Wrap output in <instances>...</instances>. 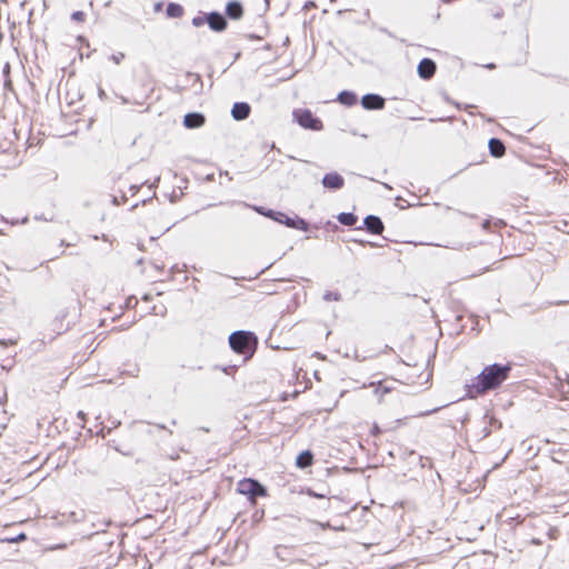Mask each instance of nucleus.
I'll return each instance as SVG.
<instances>
[{
	"instance_id": "f257e3e1",
	"label": "nucleus",
	"mask_w": 569,
	"mask_h": 569,
	"mask_svg": "<svg viewBox=\"0 0 569 569\" xmlns=\"http://www.w3.org/2000/svg\"><path fill=\"white\" fill-rule=\"evenodd\" d=\"M509 366L491 365L476 377L471 385H468V395L476 398L478 395L499 387L508 377Z\"/></svg>"
},
{
	"instance_id": "f03ea898",
	"label": "nucleus",
	"mask_w": 569,
	"mask_h": 569,
	"mask_svg": "<svg viewBox=\"0 0 569 569\" xmlns=\"http://www.w3.org/2000/svg\"><path fill=\"white\" fill-rule=\"evenodd\" d=\"M295 119L298 121V123L306 128V129H312V130H321L322 129V122L312 116V113L307 109H298L293 112Z\"/></svg>"
},
{
	"instance_id": "7ed1b4c3",
	"label": "nucleus",
	"mask_w": 569,
	"mask_h": 569,
	"mask_svg": "<svg viewBox=\"0 0 569 569\" xmlns=\"http://www.w3.org/2000/svg\"><path fill=\"white\" fill-rule=\"evenodd\" d=\"M239 493L254 498L257 496H264L266 489L256 480L242 479L237 483Z\"/></svg>"
},
{
	"instance_id": "20e7f679",
	"label": "nucleus",
	"mask_w": 569,
	"mask_h": 569,
	"mask_svg": "<svg viewBox=\"0 0 569 569\" xmlns=\"http://www.w3.org/2000/svg\"><path fill=\"white\" fill-rule=\"evenodd\" d=\"M250 338L251 335L249 332L237 331L229 337V342L234 351L242 353L248 347Z\"/></svg>"
},
{
	"instance_id": "39448f33",
	"label": "nucleus",
	"mask_w": 569,
	"mask_h": 569,
	"mask_svg": "<svg viewBox=\"0 0 569 569\" xmlns=\"http://www.w3.org/2000/svg\"><path fill=\"white\" fill-rule=\"evenodd\" d=\"M361 104L365 109H382L385 100L378 94H366L361 100Z\"/></svg>"
},
{
	"instance_id": "423d86ee",
	"label": "nucleus",
	"mask_w": 569,
	"mask_h": 569,
	"mask_svg": "<svg viewBox=\"0 0 569 569\" xmlns=\"http://www.w3.org/2000/svg\"><path fill=\"white\" fill-rule=\"evenodd\" d=\"M343 178L336 172L327 173L322 179L323 187L328 189H340L343 187Z\"/></svg>"
},
{
	"instance_id": "0eeeda50",
	"label": "nucleus",
	"mask_w": 569,
	"mask_h": 569,
	"mask_svg": "<svg viewBox=\"0 0 569 569\" xmlns=\"http://www.w3.org/2000/svg\"><path fill=\"white\" fill-rule=\"evenodd\" d=\"M436 63L430 59H422L418 64V74L423 79H429L435 74Z\"/></svg>"
},
{
	"instance_id": "6e6552de",
	"label": "nucleus",
	"mask_w": 569,
	"mask_h": 569,
	"mask_svg": "<svg viewBox=\"0 0 569 569\" xmlns=\"http://www.w3.org/2000/svg\"><path fill=\"white\" fill-rule=\"evenodd\" d=\"M207 22L209 23L210 28L214 31H222L227 26L224 18L217 12L210 13L207 17Z\"/></svg>"
},
{
	"instance_id": "1a4fd4ad",
	"label": "nucleus",
	"mask_w": 569,
	"mask_h": 569,
	"mask_svg": "<svg viewBox=\"0 0 569 569\" xmlns=\"http://www.w3.org/2000/svg\"><path fill=\"white\" fill-rule=\"evenodd\" d=\"M250 113L249 104L244 102L234 103L231 110V114L236 120H243Z\"/></svg>"
},
{
	"instance_id": "9d476101",
	"label": "nucleus",
	"mask_w": 569,
	"mask_h": 569,
	"mask_svg": "<svg viewBox=\"0 0 569 569\" xmlns=\"http://www.w3.org/2000/svg\"><path fill=\"white\" fill-rule=\"evenodd\" d=\"M183 123L187 128H199L204 123V117L201 113H188L184 116Z\"/></svg>"
},
{
	"instance_id": "9b49d317",
	"label": "nucleus",
	"mask_w": 569,
	"mask_h": 569,
	"mask_svg": "<svg viewBox=\"0 0 569 569\" xmlns=\"http://www.w3.org/2000/svg\"><path fill=\"white\" fill-rule=\"evenodd\" d=\"M365 224L369 231L376 234L381 233L383 230V224L381 220L376 216H368L365 220Z\"/></svg>"
},
{
	"instance_id": "f8f14e48",
	"label": "nucleus",
	"mask_w": 569,
	"mask_h": 569,
	"mask_svg": "<svg viewBox=\"0 0 569 569\" xmlns=\"http://www.w3.org/2000/svg\"><path fill=\"white\" fill-rule=\"evenodd\" d=\"M227 14L232 19H239L242 16V7L239 2L232 1L227 4Z\"/></svg>"
},
{
	"instance_id": "ddd939ff",
	"label": "nucleus",
	"mask_w": 569,
	"mask_h": 569,
	"mask_svg": "<svg viewBox=\"0 0 569 569\" xmlns=\"http://www.w3.org/2000/svg\"><path fill=\"white\" fill-rule=\"evenodd\" d=\"M489 149L493 157H501L505 153V146L498 139H491L489 141Z\"/></svg>"
},
{
	"instance_id": "4468645a",
	"label": "nucleus",
	"mask_w": 569,
	"mask_h": 569,
	"mask_svg": "<svg viewBox=\"0 0 569 569\" xmlns=\"http://www.w3.org/2000/svg\"><path fill=\"white\" fill-rule=\"evenodd\" d=\"M338 100L346 106H352L357 102V96L350 91H343L338 96Z\"/></svg>"
},
{
	"instance_id": "2eb2a0df",
	"label": "nucleus",
	"mask_w": 569,
	"mask_h": 569,
	"mask_svg": "<svg viewBox=\"0 0 569 569\" xmlns=\"http://www.w3.org/2000/svg\"><path fill=\"white\" fill-rule=\"evenodd\" d=\"M284 224L290 228L299 229L306 231L308 229V223L303 219H291L286 218Z\"/></svg>"
},
{
	"instance_id": "dca6fc26",
	"label": "nucleus",
	"mask_w": 569,
	"mask_h": 569,
	"mask_svg": "<svg viewBox=\"0 0 569 569\" xmlns=\"http://www.w3.org/2000/svg\"><path fill=\"white\" fill-rule=\"evenodd\" d=\"M312 463V455L309 451L301 452L297 458V466L299 468L309 467Z\"/></svg>"
},
{
	"instance_id": "f3484780",
	"label": "nucleus",
	"mask_w": 569,
	"mask_h": 569,
	"mask_svg": "<svg viewBox=\"0 0 569 569\" xmlns=\"http://www.w3.org/2000/svg\"><path fill=\"white\" fill-rule=\"evenodd\" d=\"M183 9L180 4L169 3L167 7V16L170 18H178L182 16Z\"/></svg>"
},
{
	"instance_id": "a211bd4d",
	"label": "nucleus",
	"mask_w": 569,
	"mask_h": 569,
	"mask_svg": "<svg viewBox=\"0 0 569 569\" xmlns=\"http://www.w3.org/2000/svg\"><path fill=\"white\" fill-rule=\"evenodd\" d=\"M253 209L259 212L260 214H263L266 217H269L273 220H280V217H284V213L282 212H274L272 210H264L261 207H253Z\"/></svg>"
},
{
	"instance_id": "6ab92c4d",
	"label": "nucleus",
	"mask_w": 569,
	"mask_h": 569,
	"mask_svg": "<svg viewBox=\"0 0 569 569\" xmlns=\"http://www.w3.org/2000/svg\"><path fill=\"white\" fill-rule=\"evenodd\" d=\"M253 209L259 212L260 214H263L266 217H269L273 220H280V217H284V213L282 212H274L272 210H264L261 207H253Z\"/></svg>"
},
{
	"instance_id": "aec40b11",
	"label": "nucleus",
	"mask_w": 569,
	"mask_h": 569,
	"mask_svg": "<svg viewBox=\"0 0 569 569\" xmlns=\"http://www.w3.org/2000/svg\"><path fill=\"white\" fill-rule=\"evenodd\" d=\"M253 209L259 212L260 214H263L266 217H269L273 220H280V217H284V213L282 212H274L272 210H264L261 207H253Z\"/></svg>"
},
{
	"instance_id": "412c9836",
	"label": "nucleus",
	"mask_w": 569,
	"mask_h": 569,
	"mask_svg": "<svg viewBox=\"0 0 569 569\" xmlns=\"http://www.w3.org/2000/svg\"><path fill=\"white\" fill-rule=\"evenodd\" d=\"M338 220L345 226H353L357 221V218L352 213H340L338 216Z\"/></svg>"
},
{
	"instance_id": "4be33fe9",
	"label": "nucleus",
	"mask_w": 569,
	"mask_h": 569,
	"mask_svg": "<svg viewBox=\"0 0 569 569\" xmlns=\"http://www.w3.org/2000/svg\"><path fill=\"white\" fill-rule=\"evenodd\" d=\"M206 21H207V18H204V17H194V18L192 19V24H193L194 27H201V26H203V23H204Z\"/></svg>"
},
{
	"instance_id": "5701e85b",
	"label": "nucleus",
	"mask_w": 569,
	"mask_h": 569,
	"mask_svg": "<svg viewBox=\"0 0 569 569\" xmlns=\"http://www.w3.org/2000/svg\"><path fill=\"white\" fill-rule=\"evenodd\" d=\"M72 19L76 21H82L84 19V13L82 11H76L72 13Z\"/></svg>"
},
{
	"instance_id": "b1692460",
	"label": "nucleus",
	"mask_w": 569,
	"mask_h": 569,
	"mask_svg": "<svg viewBox=\"0 0 569 569\" xmlns=\"http://www.w3.org/2000/svg\"><path fill=\"white\" fill-rule=\"evenodd\" d=\"M123 58V54L122 53H119V54H113L111 57V60L114 62V63H120L121 59Z\"/></svg>"
},
{
	"instance_id": "393cba45",
	"label": "nucleus",
	"mask_w": 569,
	"mask_h": 569,
	"mask_svg": "<svg viewBox=\"0 0 569 569\" xmlns=\"http://www.w3.org/2000/svg\"><path fill=\"white\" fill-rule=\"evenodd\" d=\"M325 299L330 301V300H338V296L336 293H327L325 296Z\"/></svg>"
},
{
	"instance_id": "a878e982",
	"label": "nucleus",
	"mask_w": 569,
	"mask_h": 569,
	"mask_svg": "<svg viewBox=\"0 0 569 569\" xmlns=\"http://www.w3.org/2000/svg\"><path fill=\"white\" fill-rule=\"evenodd\" d=\"M24 539H26V536L22 533V535L18 536V538L10 539L9 541L10 542H17V541L24 540Z\"/></svg>"
},
{
	"instance_id": "bb28decb",
	"label": "nucleus",
	"mask_w": 569,
	"mask_h": 569,
	"mask_svg": "<svg viewBox=\"0 0 569 569\" xmlns=\"http://www.w3.org/2000/svg\"><path fill=\"white\" fill-rule=\"evenodd\" d=\"M161 9H162V3H160V2H159V3H156V6H154V11H156V12H158V11H160Z\"/></svg>"
},
{
	"instance_id": "cd10ccee",
	"label": "nucleus",
	"mask_w": 569,
	"mask_h": 569,
	"mask_svg": "<svg viewBox=\"0 0 569 569\" xmlns=\"http://www.w3.org/2000/svg\"><path fill=\"white\" fill-rule=\"evenodd\" d=\"M321 526V528L323 529H331V526L327 522V523H319Z\"/></svg>"
},
{
	"instance_id": "c85d7f7f",
	"label": "nucleus",
	"mask_w": 569,
	"mask_h": 569,
	"mask_svg": "<svg viewBox=\"0 0 569 569\" xmlns=\"http://www.w3.org/2000/svg\"><path fill=\"white\" fill-rule=\"evenodd\" d=\"M286 218H288V217L284 214V217H280V220H277V221L284 224Z\"/></svg>"
},
{
	"instance_id": "c756f323",
	"label": "nucleus",
	"mask_w": 569,
	"mask_h": 569,
	"mask_svg": "<svg viewBox=\"0 0 569 569\" xmlns=\"http://www.w3.org/2000/svg\"><path fill=\"white\" fill-rule=\"evenodd\" d=\"M331 529H333V530H345V527H342V526H341V527L336 526V527H331Z\"/></svg>"
}]
</instances>
